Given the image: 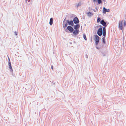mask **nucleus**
<instances>
[{
	"label": "nucleus",
	"instance_id": "nucleus-17",
	"mask_svg": "<svg viewBox=\"0 0 126 126\" xmlns=\"http://www.w3.org/2000/svg\"><path fill=\"white\" fill-rule=\"evenodd\" d=\"M83 37L84 39V40H87V38L86 37V36L85 34L84 33L83 34Z\"/></svg>",
	"mask_w": 126,
	"mask_h": 126
},
{
	"label": "nucleus",
	"instance_id": "nucleus-2",
	"mask_svg": "<svg viewBox=\"0 0 126 126\" xmlns=\"http://www.w3.org/2000/svg\"><path fill=\"white\" fill-rule=\"evenodd\" d=\"M94 40L95 41V44L96 45H97L99 43V39H100L98 36L96 34L95 35H94Z\"/></svg>",
	"mask_w": 126,
	"mask_h": 126
},
{
	"label": "nucleus",
	"instance_id": "nucleus-33",
	"mask_svg": "<svg viewBox=\"0 0 126 126\" xmlns=\"http://www.w3.org/2000/svg\"><path fill=\"white\" fill-rule=\"evenodd\" d=\"M101 26V27H102V26Z\"/></svg>",
	"mask_w": 126,
	"mask_h": 126
},
{
	"label": "nucleus",
	"instance_id": "nucleus-15",
	"mask_svg": "<svg viewBox=\"0 0 126 126\" xmlns=\"http://www.w3.org/2000/svg\"><path fill=\"white\" fill-rule=\"evenodd\" d=\"M53 19L52 17L50 19L49 24L50 25H51L53 24Z\"/></svg>",
	"mask_w": 126,
	"mask_h": 126
},
{
	"label": "nucleus",
	"instance_id": "nucleus-8",
	"mask_svg": "<svg viewBox=\"0 0 126 126\" xmlns=\"http://www.w3.org/2000/svg\"><path fill=\"white\" fill-rule=\"evenodd\" d=\"M67 22L68 23V24L70 25H71L72 26H73L74 25L73 21L72 20H71L69 21V20H67Z\"/></svg>",
	"mask_w": 126,
	"mask_h": 126
},
{
	"label": "nucleus",
	"instance_id": "nucleus-14",
	"mask_svg": "<svg viewBox=\"0 0 126 126\" xmlns=\"http://www.w3.org/2000/svg\"><path fill=\"white\" fill-rule=\"evenodd\" d=\"M87 14L88 16L89 17L93 15V14H92L90 12H88L87 13Z\"/></svg>",
	"mask_w": 126,
	"mask_h": 126
},
{
	"label": "nucleus",
	"instance_id": "nucleus-20",
	"mask_svg": "<svg viewBox=\"0 0 126 126\" xmlns=\"http://www.w3.org/2000/svg\"><path fill=\"white\" fill-rule=\"evenodd\" d=\"M81 5V2H79V3H78V4L77 6V7H78L80 6Z\"/></svg>",
	"mask_w": 126,
	"mask_h": 126
},
{
	"label": "nucleus",
	"instance_id": "nucleus-4",
	"mask_svg": "<svg viewBox=\"0 0 126 126\" xmlns=\"http://www.w3.org/2000/svg\"><path fill=\"white\" fill-rule=\"evenodd\" d=\"M68 23L67 22V20L66 18L64 19L63 22V26L64 29L65 30L68 25Z\"/></svg>",
	"mask_w": 126,
	"mask_h": 126
},
{
	"label": "nucleus",
	"instance_id": "nucleus-16",
	"mask_svg": "<svg viewBox=\"0 0 126 126\" xmlns=\"http://www.w3.org/2000/svg\"><path fill=\"white\" fill-rule=\"evenodd\" d=\"M102 41L104 44H105L106 42L105 40V37H103L102 39Z\"/></svg>",
	"mask_w": 126,
	"mask_h": 126
},
{
	"label": "nucleus",
	"instance_id": "nucleus-32",
	"mask_svg": "<svg viewBox=\"0 0 126 126\" xmlns=\"http://www.w3.org/2000/svg\"><path fill=\"white\" fill-rule=\"evenodd\" d=\"M104 1L105 2V0H104Z\"/></svg>",
	"mask_w": 126,
	"mask_h": 126
},
{
	"label": "nucleus",
	"instance_id": "nucleus-30",
	"mask_svg": "<svg viewBox=\"0 0 126 126\" xmlns=\"http://www.w3.org/2000/svg\"><path fill=\"white\" fill-rule=\"evenodd\" d=\"M70 43V44H72V43H71V42H70V43Z\"/></svg>",
	"mask_w": 126,
	"mask_h": 126
},
{
	"label": "nucleus",
	"instance_id": "nucleus-28",
	"mask_svg": "<svg viewBox=\"0 0 126 126\" xmlns=\"http://www.w3.org/2000/svg\"><path fill=\"white\" fill-rule=\"evenodd\" d=\"M95 9L97 11H98V9L97 8H95Z\"/></svg>",
	"mask_w": 126,
	"mask_h": 126
},
{
	"label": "nucleus",
	"instance_id": "nucleus-25",
	"mask_svg": "<svg viewBox=\"0 0 126 126\" xmlns=\"http://www.w3.org/2000/svg\"><path fill=\"white\" fill-rule=\"evenodd\" d=\"M8 62H10V60L9 58V57H8Z\"/></svg>",
	"mask_w": 126,
	"mask_h": 126
},
{
	"label": "nucleus",
	"instance_id": "nucleus-10",
	"mask_svg": "<svg viewBox=\"0 0 126 126\" xmlns=\"http://www.w3.org/2000/svg\"><path fill=\"white\" fill-rule=\"evenodd\" d=\"M79 32V30H75L73 31V33L74 34L76 35L78 34Z\"/></svg>",
	"mask_w": 126,
	"mask_h": 126
},
{
	"label": "nucleus",
	"instance_id": "nucleus-7",
	"mask_svg": "<svg viewBox=\"0 0 126 126\" xmlns=\"http://www.w3.org/2000/svg\"><path fill=\"white\" fill-rule=\"evenodd\" d=\"M100 23L103 26L105 27H106L107 26L106 23L104 21V20L103 19L101 20L100 21Z\"/></svg>",
	"mask_w": 126,
	"mask_h": 126
},
{
	"label": "nucleus",
	"instance_id": "nucleus-27",
	"mask_svg": "<svg viewBox=\"0 0 126 126\" xmlns=\"http://www.w3.org/2000/svg\"><path fill=\"white\" fill-rule=\"evenodd\" d=\"M51 69L53 70V66H51Z\"/></svg>",
	"mask_w": 126,
	"mask_h": 126
},
{
	"label": "nucleus",
	"instance_id": "nucleus-23",
	"mask_svg": "<svg viewBox=\"0 0 126 126\" xmlns=\"http://www.w3.org/2000/svg\"><path fill=\"white\" fill-rule=\"evenodd\" d=\"M15 34L16 35H17V33L16 31L15 32Z\"/></svg>",
	"mask_w": 126,
	"mask_h": 126
},
{
	"label": "nucleus",
	"instance_id": "nucleus-9",
	"mask_svg": "<svg viewBox=\"0 0 126 126\" xmlns=\"http://www.w3.org/2000/svg\"><path fill=\"white\" fill-rule=\"evenodd\" d=\"M102 33L103 36L105 37L106 35V29L105 28V27L103 28Z\"/></svg>",
	"mask_w": 126,
	"mask_h": 126
},
{
	"label": "nucleus",
	"instance_id": "nucleus-5",
	"mask_svg": "<svg viewBox=\"0 0 126 126\" xmlns=\"http://www.w3.org/2000/svg\"><path fill=\"white\" fill-rule=\"evenodd\" d=\"M97 34L99 36H101L102 34V28L101 27L99 28L97 31Z\"/></svg>",
	"mask_w": 126,
	"mask_h": 126
},
{
	"label": "nucleus",
	"instance_id": "nucleus-1",
	"mask_svg": "<svg viewBox=\"0 0 126 126\" xmlns=\"http://www.w3.org/2000/svg\"><path fill=\"white\" fill-rule=\"evenodd\" d=\"M126 25V22L125 20H122L121 21H119L118 28L121 30H122L123 28Z\"/></svg>",
	"mask_w": 126,
	"mask_h": 126
},
{
	"label": "nucleus",
	"instance_id": "nucleus-6",
	"mask_svg": "<svg viewBox=\"0 0 126 126\" xmlns=\"http://www.w3.org/2000/svg\"><path fill=\"white\" fill-rule=\"evenodd\" d=\"M73 21L74 23L75 24H78L79 23V20L78 18L77 17H74L73 19Z\"/></svg>",
	"mask_w": 126,
	"mask_h": 126
},
{
	"label": "nucleus",
	"instance_id": "nucleus-29",
	"mask_svg": "<svg viewBox=\"0 0 126 126\" xmlns=\"http://www.w3.org/2000/svg\"><path fill=\"white\" fill-rule=\"evenodd\" d=\"M107 11H109H109H110V10L109 9H107Z\"/></svg>",
	"mask_w": 126,
	"mask_h": 126
},
{
	"label": "nucleus",
	"instance_id": "nucleus-19",
	"mask_svg": "<svg viewBox=\"0 0 126 126\" xmlns=\"http://www.w3.org/2000/svg\"><path fill=\"white\" fill-rule=\"evenodd\" d=\"M101 20L100 18L99 17H98L97 18V23L99 22Z\"/></svg>",
	"mask_w": 126,
	"mask_h": 126
},
{
	"label": "nucleus",
	"instance_id": "nucleus-12",
	"mask_svg": "<svg viewBox=\"0 0 126 126\" xmlns=\"http://www.w3.org/2000/svg\"><path fill=\"white\" fill-rule=\"evenodd\" d=\"M8 65L9 66V69H10L11 72H13V70L11 66V62H8Z\"/></svg>",
	"mask_w": 126,
	"mask_h": 126
},
{
	"label": "nucleus",
	"instance_id": "nucleus-11",
	"mask_svg": "<svg viewBox=\"0 0 126 126\" xmlns=\"http://www.w3.org/2000/svg\"><path fill=\"white\" fill-rule=\"evenodd\" d=\"M80 27V25L79 23V24H77L75 25L74 28L75 30H78L77 29L79 28Z\"/></svg>",
	"mask_w": 126,
	"mask_h": 126
},
{
	"label": "nucleus",
	"instance_id": "nucleus-31",
	"mask_svg": "<svg viewBox=\"0 0 126 126\" xmlns=\"http://www.w3.org/2000/svg\"><path fill=\"white\" fill-rule=\"evenodd\" d=\"M94 10V12H96V11H95V10Z\"/></svg>",
	"mask_w": 126,
	"mask_h": 126
},
{
	"label": "nucleus",
	"instance_id": "nucleus-21",
	"mask_svg": "<svg viewBox=\"0 0 126 126\" xmlns=\"http://www.w3.org/2000/svg\"><path fill=\"white\" fill-rule=\"evenodd\" d=\"M93 2H96L97 1V0H93Z\"/></svg>",
	"mask_w": 126,
	"mask_h": 126
},
{
	"label": "nucleus",
	"instance_id": "nucleus-3",
	"mask_svg": "<svg viewBox=\"0 0 126 126\" xmlns=\"http://www.w3.org/2000/svg\"><path fill=\"white\" fill-rule=\"evenodd\" d=\"M65 30V31L66 32H68L67 30L71 32H72L74 31L73 28L70 26H68L67 28Z\"/></svg>",
	"mask_w": 126,
	"mask_h": 126
},
{
	"label": "nucleus",
	"instance_id": "nucleus-26",
	"mask_svg": "<svg viewBox=\"0 0 126 126\" xmlns=\"http://www.w3.org/2000/svg\"><path fill=\"white\" fill-rule=\"evenodd\" d=\"M85 56H86V58H88V55H87V54H86V55Z\"/></svg>",
	"mask_w": 126,
	"mask_h": 126
},
{
	"label": "nucleus",
	"instance_id": "nucleus-13",
	"mask_svg": "<svg viewBox=\"0 0 126 126\" xmlns=\"http://www.w3.org/2000/svg\"><path fill=\"white\" fill-rule=\"evenodd\" d=\"M106 12H109V11H107V9L104 7L103 9V13H105Z\"/></svg>",
	"mask_w": 126,
	"mask_h": 126
},
{
	"label": "nucleus",
	"instance_id": "nucleus-22",
	"mask_svg": "<svg viewBox=\"0 0 126 126\" xmlns=\"http://www.w3.org/2000/svg\"><path fill=\"white\" fill-rule=\"evenodd\" d=\"M27 0L28 1V2H29V0H25V1L27 3V4H28L27 2Z\"/></svg>",
	"mask_w": 126,
	"mask_h": 126
},
{
	"label": "nucleus",
	"instance_id": "nucleus-24",
	"mask_svg": "<svg viewBox=\"0 0 126 126\" xmlns=\"http://www.w3.org/2000/svg\"><path fill=\"white\" fill-rule=\"evenodd\" d=\"M96 48L98 49H99L100 48V47H97V46L96 47Z\"/></svg>",
	"mask_w": 126,
	"mask_h": 126
},
{
	"label": "nucleus",
	"instance_id": "nucleus-18",
	"mask_svg": "<svg viewBox=\"0 0 126 126\" xmlns=\"http://www.w3.org/2000/svg\"><path fill=\"white\" fill-rule=\"evenodd\" d=\"M97 2L98 4L101 3H102V1L101 0H97Z\"/></svg>",
	"mask_w": 126,
	"mask_h": 126
}]
</instances>
